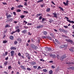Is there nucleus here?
I'll return each instance as SVG.
<instances>
[{
    "instance_id": "nucleus-43",
    "label": "nucleus",
    "mask_w": 74,
    "mask_h": 74,
    "mask_svg": "<svg viewBox=\"0 0 74 74\" xmlns=\"http://www.w3.org/2000/svg\"><path fill=\"white\" fill-rule=\"evenodd\" d=\"M42 19V16H40V17H39V19L40 20H41Z\"/></svg>"
},
{
    "instance_id": "nucleus-17",
    "label": "nucleus",
    "mask_w": 74,
    "mask_h": 74,
    "mask_svg": "<svg viewBox=\"0 0 74 74\" xmlns=\"http://www.w3.org/2000/svg\"><path fill=\"white\" fill-rule=\"evenodd\" d=\"M46 11H47V12H50V8H48V9H47L46 10Z\"/></svg>"
},
{
    "instance_id": "nucleus-36",
    "label": "nucleus",
    "mask_w": 74,
    "mask_h": 74,
    "mask_svg": "<svg viewBox=\"0 0 74 74\" xmlns=\"http://www.w3.org/2000/svg\"><path fill=\"white\" fill-rule=\"evenodd\" d=\"M44 33L45 35H47V32L45 31Z\"/></svg>"
},
{
    "instance_id": "nucleus-64",
    "label": "nucleus",
    "mask_w": 74,
    "mask_h": 74,
    "mask_svg": "<svg viewBox=\"0 0 74 74\" xmlns=\"http://www.w3.org/2000/svg\"><path fill=\"white\" fill-rule=\"evenodd\" d=\"M8 53V52H5V55H7Z\"/></svg>"
},
{
    "instance_id": "nucleus-4",
    "label": "nucleus",
    "mask_w": 74,
    "mask_h": 74,
    "mask_svg": "<svg viewBox=\"0 0 74 74\" xmlns=\"http://www.w3.org/2000/svg\"><path fill=\"white\" fill-rule=\"evenodd\" d=\"M69 1H68V0H66V3H65V2H63V4H64V5H69Z\"/></svg>"
},
{
    "instance_id": "nucleus-58",
    "label": "nucleus",
    "mask_w": 74,
    "mask_h": 74,
    "mask_svg": "<svg viewBox=\"0 0 74 74\" xmlns=\"http://www.w3.org/2000/svg\"><path fill=\"white\" fill-rule=\"evenodd\" d=\"M45 19L44 18H43L42 19V21H45Z\"/></svg>"
},
{
    "instance_id": "nucleus-20",
    "label": "nucleus",
    "mask_w": 74,
    "mask_h": 74,
    "mask_svg": "<svg viewBox=\"0 0 74 74\" xmlns=\"http://www.w3.org/2000/svg\"><path fill=\"white\" fill-rule=\"evenodd\" d=\"M17 7L18 8H20V7H23V5H18L17 6Z\"/></svg>"
},
{
    "instance_id": "nucleus-9",
    "label": "nucleus",
    "mask_w": 74,
    "mask_h": 74,
    "mask_svg": "<svg viewBox=\"0 0 74 74\" xmlns=\"http://www.w3.org/2000/svg\"><path fill=\"white\" fill-rule=\"evenodd\" d=\"M67 21L68 22H69V23H74V21H71L70 20H67Z\"/></svg>"
},
{
    "instance_id": "nucleus-24",
    "label": "nucleus",
    "mask_w": 74,
    "mask_h": 74,
    "mask_svg": "<svg viewBox=\"0 0 74 74\" xmlns=\"http://www.w3.org/2000/svg\"><path fill=\"white\" fill-rule=\"evenodd\" d=\"M17 41H20V42H21V41H22V40H21V39L19 38L17 39Z\"/></svg>"
},
{
    "instance_id": "nucleus-7",
    "label": "nucleus",
    "mask_w": 74,
    "mask_h": 74,
    "mask_svg": "<svg viewBox=\"0 0 74 74\" xmlns=\"http://www.w3.org/2000/svg\"><path fill=\"white\" fill-rule=\"evenodd\" d=\"M52 14L53 16H54L53 17L57 18V14H56V12H55L54 13H52Z\"/></svg>"
},
{
    "instance_id": "nucleus-31",
    "label": "nucleus",
    "mask_w": 74,
    "mask_h": 74,
    "mask_svg": "<svg viewBox=\"0 0 74 74\" xmlns=\"http://www.w3.org/2000/svg\"><path fill=\"white\" fill-rule=\"evenodd\" d=\"M17 31L16 30L15 31H14V32H12L11 33V34H14V33H16V32Z\"/></svg>"
},
{
    "instance_id": "nucleus-37",
    "label": "nucleus",
    "mask_w": 74,
    "mask_h": 74,
    "mask_svg": "<svg viewBox=\"0 0 74 74\" xmlns=\"http://www.w3.org/2000/svg\"><path fill=\"white\" fill-rule=\"evenodd\" d=\"M24 17H25V16L24 15H21V18H23Z\"/></svg>"
},
{
    "instance_id": "nucleus-56",
    "label": "nucleus",
    "mask_w": 74,
    "mask_h": 74,
    "mask_svg": "<svg viewBox=\"0 0 74 74\" xmlns=\"http://www.w3.org/2000/svg\"><path fill=\"white\" fill-rule=\"evenodd\" d=\"M55 41L56 42H57V43L59 42V41H58V40L56 39Z\"/></svg>"
},
{
    "instance_id": "nucleus-44",
    "label": "nucleus",
    "mask_w": 74,
    "mask_h": 74,
    "mask_svg": "<svg viewBox=\"0 0 74 74\" xmlns=\"http://www.w3.org/2000/svg\"><path fill=\"white\" fill-rule=\"evenodd\" d=\"M40 28H41L40 27V25H39V26H37V29H40Z\"/></svg>"
},
{
    "instance_id": "nucleus-46",
    "label": "nucleus",
    "mask_w": 74,
    "mask_h": 74,
    "mask_svg": "<svg viewBox=\"0 0 74 74\" xmlns=\"http://www.w3.org/2000/svg\"><path fill=\"white\" fill-rule=\"evenodd\" d=\"M23 12L24 13H26V14H27V13H28V12L26 11H24Z\"/></svg>"
},
{
    "instance_id": "nucleus-22",
    "label": "nucleus",
    "mask_w": 74,
    "mask_h": 74,
    "mask_svg": "<svg viewBox=\"0 0 74 74\" xmlns=\"http://www.w3.org/2000/svg\"><path fill=\"white\" fill-rule=\"evenodd\" d=\"M41 15V14H36L37 17H38V16H40Z\"/></svg>"
},
{
    "instance_id": "nucleus-35",
    "label": "nucleus",
    "mask_w": 74,
    "mask_h": 74,
    "mask_svg": "<svg viewBox=\"0 0 74 74\" xmlns=\"http://www.w3.org/2000/svg\"><path fill=\"white\" fill-rule=\"evenodd\" d=\"M24 5L26 6H27V2H25Z\"/></svg>"
},
{
    "instance_id": "nucleus-1",
    "label": "nucleus",
    "mask_w": 74,
    "mask_h": 74,
    "mask_svg": "<svg viewBox=\"0 0 74 74\" xmlns=\"http://www.w3.org/2000/svg\"><path fill=\"white\" fill-rule=\"evenodd\" d=\"M66 41L68 42H70V43H71V44H74V42L73 41V40H72L71 39H69V40L66 39Z\"/></svg>"
},
{
    "instance_id": "nucleus-38",
    "label": "nucleus",
    "mask_w": 74,
    "mask_h": 74,
    "mask_svg": "<svg viewBox=\"0 0 74 74\" xmlns=\"http://www.w3.org/2000/svg\"><path fill=\"white\" fill-rule=\"evenodd\" d=\"M40 61H41L42 62H44L45 61L43 59H40Z\"/></svg>"
},
{
    "instance_id": "nucleus-23",
    "label": "nucleus",
    "mask_w": 74,
    "mask_h": 74,
    "mask_svg": "<svg viewBox=\"0 0 74 74\" xmlns=\"http://www.w3.org/2000/svg\"><path fill=\"white\" fill-rule=\"evenodd\" d=\"M66 64H74V63L73 62H67Z\"/></svg>"
},
{
    "instance_id": "nucleus-62",
    "label": "nucleus",
    "mask_w": 74,
    "mask_h": 74,
    "mask_svg": "<svg viewBox=\"0 0 74 74\" xmlns=\"http://www.w3.org/2000/svg\"><path fill=\"white\" fill-rule=\"evenodd\" d=\"M51 3H52V4H54V5H55V3H54V2L53 1H52L51 2Z\"/></svg>"
},
{
    "instance_id": "nucleus-33",
    "label": "nucleus",
    "mask_w": 74,
    "mask_h": 74,
    "mask_svg": "<svg viewBox=\"0 0 74 74\" xmlns=\"http://www.w3.org/2000/svg\"><path fill=\"white\" fill-rule=\"evenodd\" d=\"M18 43V42L17 41H15L14 43V44L16 45Z\"/></svg>"
},
{
    "instance_id": "nucleus-53",
    "label": "nucleus",
    "mask_w": 74,
    "mask_h": 74,
    "mask_svg": "<svg viewBox=\"0 0 74 74\" xmlns=\"http://www.w3.org/2000/svg\"><path fill=\"white\" fill-rule=\"evenodd\" d=\"M51 68H52V69H55V66H52Z\"/></svg>"
},
{
    "instance_id": "nucleus-15",
    "label": "nucleus",
    "mask_w": 74,
    "mask_h": 74,
    "mask_svg": "<svg viewBox=\"0 0 74 74\" xmlns=\"http://www.w3.org/2000/svg\"><path fill=\"white\" fill-rule=\"evenodd\" d=\"M43 0H40L37 1V3H42V1H43Z\"/></svg>"
},
{
    "instance_id": "nucleus-48",
    "label": "nucleus",
    "mask_w": 74,
    "mask_h": 74,
    "mask_svg": "<svg viewBox=\"0 0 74 74\" xmlns=\"http://www.w3.org/2000/svg\"><path fill=\"white\" fill-rule=\"evenodd\" d=\"M2 3L4 5H7V4L6 3H4L3 2Z\"/></svg>"
},
{
    "instance_id": "nucleus-19",
    "label": "nucleus",
    "mask_w": 74,
    "mask_h": 74,
    "mask_svg": "<svg viewBox=\"0 0 74 74\" xmlns=\"http://www.w3.org/2000/svg\"><path fill=\"white\" fill-rule=\"evenodd\" d=\"M36 63L35 62H33L31 63L32 65H34V64H36Z\"/></svg>"
},
{
    "instance_id": "nucleus-26",
    "label": "nucleus",
    "mask_w": 74,
    "mask_h": 74,
    "mask_svg": "<svg viewBox=\"0 0 74 74\" xmlns=\"http://www.w3.org/2000/svg\"><path fill=\"white\" fill-rule=\"evenodd\" d=\"M22 33H26V30H24L22 32Z\"/></svg>"
},
{
    "instance_id": "nucleus-29",
    "label": "nucleus",
    "mask_w": 74,
    "mask_h": 74,
    "mask_svg": "<svg viewBox=\"0 0 74 74\" xmlns=\"http://www.w3.org/2000/svg\"><path fill=\"white\" fill-rule=\"evenodd\" d=\"M43 71L44 72H47V70L46 69H43Z\"/></svg>"
},
{
    "instance_id": "nucleus-16",
    "label": "nucleus",
    "mask_w": 74,
    "mask_h": 74,
    "mask_svg": "<svg viewBox=\"0 0 74 74\" xmlns=\"http://www.w3.org/2000/svg\"><path fill=\"white\" fill-rule=\"evenodd\" d=\"M68 69H71L72 70H74V67H69L68 68Z\"/></svg>"
},
{
    "instance_id": "nucleus-63",
    "label": "nucleus",
    "mask_w": 74,
    "mask_h": 74,
    "mask_svg": "<svg viewBox=\"0 0 74 74\" xmlns=\"http://www.w3.org/2000/svg\"><path fill=\"white\" fill-rule=\"evenodd\" d=\"M72 27L73 28V29H74V25H73L72 26Z\"/></svg>"
},
{
    "instance_id": "nucleus-14",
    "label": "nucleus",
    "mask_w": 74,
    "mask_h": 74,
    "mask_svg": "<svg viewBox=\"0 0 74 74\" xmlns=\"http://www.w3.org/2000/svg\"><path fill=\"white\" fill-rule=\"evenodd\" d=\"M49 74H53V71L51 70L50 71H49Z\"/></svg>"
},
{
    "instance_id": "nucleus-47",
    "label": "nucleus",
    "mask_w": 74,
    "mask_h": 74,
    "mask_svg": "<svg viewBox=\"0 0 74 74\" xmlns=\"http://www.w3.org/2000/svg\"><path fill=\"white\" fill-rule=\"evenodd\" d=\"M27 58H28V59H30V57L29 56L28 57H27V56H26Z\"/></svg>"
},
{
    "instance_id": "nucleus-61",
    "label": "nucleus",
    "mask_w": 74,
    "mask_h": 74,
    "mask_svg": "<svg viewBox=\"0 0 74 74\" xmlns=\"http://www.w3.org/2000/svg\"><path fill=\"white\" fill-rule=\"evenodd\" d=\"M32 25V24L30 23H28L27 24V25Z\"/></svg>"
},
{
    "instance_id": "nucleus-34",
    "label": "nucleus",
    "mask_w": 74,
    "mask_h": 74,
    "mask_svg": "<svg viewBox=\"0 0 74 74\" xmlns=\"http://www.w3.org/2000/svg\"><path fill=\"white\" fill-rule=\"evenodd\" d=\"M57 58L58 59H59V58H60V57H59V55H57Z\"/></svg>"
},
{
    "instance_id": "nucleus-13",
    "label": "nucleus",
    "mask_w": 74,
    "mask_h": 74,
    "mask_svg": "<svg viewBox=\"0 0 74 74\" xmlns=\"http://www.w3.org/2000/svg\"><path fill=\"white\" fill-rule=\"evenodd\" d=\"M74 48L73 47H71V49H69V51L71 52H73V49Z\"/></svg>"
},
{
    "instance_id": "nucleus-2",
    "label": "nucleus",
    "mask_w": 74,
    "mask_h": 74,
    "mask_svg": "<svg viewBox=\"0 0 74 74\" xmlns=\"http://www.w3.org/2000/svg\"><path fill=\"white\" fill-rule=\"evenodd\" d=\"M31 47L32 48H33V49H36L38 48L37 47L34 45L33 44H31Z\"/></svg>"
},
{
    "instance_id": "nucleus-42",
    "label": "nucleus",
    "mask_w": 74,
    "mask_h": 74,
    "mask_svg": "<svg viewBox=\"0 0 74 74\" xmlns=\"http://www.w3.org/2000/svg\"><path fill=\"white\" fill-rule=\"evenodd\" d=\"M47 49H48V51H49L51 50V49L50 48H47Z\"/></svg>"
},
{
    "instance_id": "nucleus-49",
    "label": "nucleus",
    "mask_w": 74,
    "mask_h": 74,
    "mask_svg": "<svg viewBox=\"0 0 74 74\" xmlns=\"http://www.w3.org/2000/svg\"><path fill=\"white\" fill-rule=\"evenodd\" d=\"M65 18H66V19H67L66 21H67V20H69V18H68L66 16L65 17Z\"/></svg>"
},
{
    "instance_id": "nucleus-45",
    "label": "nucleus",
    "mask_w": 74,
    "mask_h": 74,
    "mask_svg": "<svg viewBox=\"0 0 74 74\" xmlns=\"http://www.w3.org/2000/svg\"><path fill=\"white\" fill-rule=\"evenodd\" d=\"M64 27H65V28H66V29H67V28H68V26H66L65 25H64Z\"/></svg>"
},
{
    "instance_id": "nucleus-6",
    "label": "nucleus",
    "mask_w": 74,
    "mask_h": 74,
    "mask_svg": "<svg viewBox=\"0 0 74 74\" xmlns=\"http://www.w3.org/2000/svg\"><path fill=\"white\" fill-rule=\"evenodd\" d=\"M66 55H63V56L60 58V60H61V61H62L63 60V59H64V58H66Z\"/></svg>"
},
{
    "instance_id": "nucleus-32",
    "label": "nucleus",
    "mask_w": 74,
    "mask_h": 74,
    "mask_svg": "<svg viewBox=\"0 0 74 74\" xmlns=\"http://www.w3.org/2000/svg\"><path fill=\"white\" fill-rule=\"evenodd\" d=\"M17 12H21V10L18 9L17 10Z\"/></svg>"
},
{
    "instance_id": "nucleus-39",
    "label": "nucleus",
    "mask_w": 74,
    "mask_h": 74,
    "mask_svg": "<svg viewBox=\"0 0 74 74\" xmlns=\"http://www.w3.org/2000/svg\"><path fill=\"white\" fill-rule=\"evenodd\" d=\"M8 63H7V62H5L4 64H5V65H7Z\"/></svg>"
},
{
    "instance_id": "nucleus-30",
    "label": "nucleus",
    "mask_w": 74,
    "mask_h": 74,
    "mask_svg": "<svg viewBox=\"0 0 74 74\" xmlns=\"http://www.w3.org/2000/svg\"><path fill=\"white\" fill-rule=\"evenodd\" d=\"M3 42L4 44H5V43H7V40H4V41H3Z\"/></svg>"
},
{
    "instance_id": "nucleus-10",
    "label": "nucleus",
    "mask_w": 74,
    "mask_h": 74,
    "mask_svg": "<svg viewBox=\"0 0 74 74\" xmlns=\"http://www.w3.org/2000/svg\"><path fill=\"white\" fill-rule=\"evenodd\" d=\"M50 56H51V57H52L53 58H54V59H55L56 58V56L55 55H51Z\"/></svg>"
},
{
    "instance_id": "nucleus-21",
    "label": "nucleus",
    "mask_w": 74,
    "mask_h": 74,
    "mask_svg": "<svg viewBox=\"0 0 74 74\" xmlns=\"http://www.w3.org/2000/svg\"><path fill=\"white\" fill-rule=\"evenodd\" d=\"M45 3H43L42 4H41L40 5V7H44V5H45Z\"/></svg>"
},
{
    "instance_id": "nucleus-18",
    "label": "nucleus",
    "mask_w": 74,
    "mask_h": 74,
    "mask_svg": "<svg viewBox=\"0 0 74 74\" xmlns=\"http://www.w3.org/2000/svg\"><path fill=\"white\" fill-rule=\"evenodd\" d=\"M10 38L11 40H13L14 39V37L12 36H10Z\"/></svg>"
},
{
    "instance_id": "nucleus-54",
    "label": "nucleus",
    "mask_w": 74,
    "mask_h": 74,
    "mask_svg": "<svg viewBox=\"0 0 74 74\" xmlns=\"http://www.w3.org/2000/svg\"><path fill=\"white\" fill-rule=\"evenodd\" d=\"M43 25H40V28H41L42 27H43Z\"/></svg>"
},
{
    "instance_id": "nucleus-60",
    "label": "nucleus",
    "mask_w": 74,
    "mask_h": 74,
    "mask_svg": "<svg viewBox=\"0 0 74 74\" xmlns=\"http://www.w3.org/2000/svg\"><path fill=\"white\" fill-rule=\"evenodd\" d=\"M41 67L40 66H38V70H40V69Z\"/></svg>"
},
{
    "instance_id": "nucleus-50",
    "label": "nucleus",
    "mask_w": 74,
    "mask_h": 74,
    "mask_svg": "<svg viewBox=\"0 0 74 74\" xmlns=\"http://www.w3.org/2000/svg\"><path fill=\"white\" fill-rule=\"evenodd\" d=\"M24 23H25V24H27V22H26V21H24Z\"/></svg>"
},
{
    "instance_id": "nucleus-12",
    "label": "nucleus",
    "mask_w": 74,
    "mask_h": 74,
    "mask_svg": "<svg viewBox=\"0 0 74 74\" xmlns=\"http://www.w3.org/2000/svg\"><path fill=\"white\" fill-rule=\"evenodd\" d=\"M10 49L12 50H16V48L14 47H11Z\"/></svg>"
},
{
    "instance_id": "nucleus-55",
    "label": "nucleus",
    "mask_w": 74,
    "mask_h": 74,
    "mask_svg": "<svg viewBox=\"0 0 74 74\" xmlns=\"http://www.w3.org/2000/svg\"><path fill=\"white\" fill-rule=\"evenodd\" d=\"M13 14L14 15H16V12H13Z\"/></svg>"
},
{
    "instance_id": "nucleus-57",
    "label": "nucleus",
    "mask_w": 74,
    "mask_h": 74,
    "mask_svg": "<svg viewBox=\"0 0 74 74\" xmlns=\"http://www.w3.org/2000/svg\"><path fill=\"white\" fill-rule=\"evenodd\" d=\"M63 29H62L61 28H60L59 29V30L60 31V32H62V30Z\"/></svg>"
},
{
    "instance_id": "nucleus-8",
    "label": "nucleus",
    "mask_w": 74,
    "mask_h": 74,
    "mask_svg": "<svg viewBox=\"0 0 74 74\" xmlns=\"http://www.w3.org/2000/svg\"><path fill=\"white\" fill-rule=\"evenodd\" d=\"M20 67L22 69H23V70H26V68L25 67V66L23 65H21Z\"/></svg>"
},
{
    "instance_id": "nucleus-3",
    "label": "nucleus",
    "mask_w": 74,
    "mask_h": 74,
    "mask_svg": "<svg viewBox=\"0 0 74 74\" xmlns=\"http://www.w3.org/2000/svg\"><path fill=\"white\" fill-rule=\"evenodd\" d=\"M67 45H62L60 47V48L61 49H62V48H65L64 49L65 50H66V49H67Z\"/></svg>"
},
{
    "instance_id": "nucleus-51",
    "label": "nucleus",
    "mask_w": 74,
    "mask_h": 74,
    "mask_svg": "<svg viewBox=\"0 0 74 74\" xmlns=\"http://www.w3.org/2000/svg\"><path fill=\"white\" fill-rule=\"evenodd\" d=\"M18 55L19 56H21V53H19L18 54Z\"/></svg>"
},
{
    "instance_id": "nucleus-27",
    "label": "nucleus",
    "mask_w": 74,
    "mask_h": 74,
    "mask_svg": "<svg viewBox=\"0 0 74 74\" xmlns=\"http://www.w3.org/2000/svg\"><path fill=\"white\" fill-rule=\"evenodd\" d=\"M59 8L60 9V10H62V11H63V9L62 8L60 7H59Z\"/></svg>"
},
{
    "instance_id": "nucleus-41",
    "label": "nucleus",
    "mask_w": 74,
    "mask_h": 74,
    "mask_svg": "<svg viewBox=\"0 0 74 74\" xmlns=\"http://www.w3.org/2000/svg\"><path fill=\"white\" fill-rule=\"evenodd\" d=\"M65 32H66V30H65V29H62V32L64 33Z\"/></svg>"
},
{
    "instance_id": "nucleus-52",
    "label": "nucleus",
    "mask_w": 74,
    "mask_h": 74,
    "mask_svg": "<svg viewBox=\"0 0 74 74\" xmlns=\"http://www.w3.org/2000/svg\"><path fill=\"white\" fill-rule=\"evenodd\" d=\"M11 66H9V67H8V69H11Z\"/></svg>"
},
{
    "instance_id": "nucleus-40",
    "label": "nucleus",
    "mask_w": 74,
    "mask_h": 74,
    "mask_svg": "<svg viewBox=\"0 0 74 74\" xmlns=\"http://www.w3.org/2000/svg\"><path fill=\"white\" fill-rule=\"evenodd\" d=\"M49 63H53V61H50L49 62Z\"/></svg>"
},
{
    "instance_id": "nucleus-59",
    "label": "nucleus",
    "mask_w": 74,
    "mask_h": 74,
    "mask_svg": "<svg viewBox=\"0 0 74 74\" xmlns=\"http://www.w3.org/2000/svg\"><path fill=\"white\" fill-rule=\"evenodd\" d=\"M8 27V25H6L5 26V27L6 28V27Z\"/></svg>"
},
{
    "instance_id": "nucleus-25",
    "label": "nucleus",
    "mask_w": 74,
    "mask_h": 74,
    "mask_svg": "<svg viewBox=\"0 0 74 74\" xmlns=\"http://www.w3.org/2000/svg\"><path fill=\"white\" fill-rule=\"evenodd\" d=\"M27 70H28V71H30V70H31V69L29 68V67H27Z\"/></svg>"
},
{
    "instance_id": "nucleus-28",
    "label": "nucleus",
    "mask_w": 74,
    "mask_h": 74,
    "mask_svg": "<svg viewBox=\"0 0 74 74\" xmlns=\"http://www.w3.org/2000/svg\"><path fill=\"white\" fill-rule=\"evenodd\" d=\"M16 30V32H18V33H19V32H20V29H18L17 30Z\"/></svg>"
},
{
    "instance_id": "nucleus-11",
    "label": "nucleus",
    "mask_w": 74,
    "mask_h": 74,
    "mask_svg": "<svg viewBox=\"0 0 74 74\" xmlns=\"http://www.w3.org/2000/svg\"><path fill=\"white\" fill-rule=\"evenodd\" d=\"M8 14H6L7 18H11L12 16L11 15L9 14L8 15H7Z\"/></svg>"
},
{
    "instance_id": "nucleus-5",
    "label": "nucleus",
    "mask_w": 74,
    "mask_h": 74,
    "mask_svg": "<svg viewBox=\"0 0 74 74\" xmlns=\"http://www.w3.org/2000/svg\"><path fill=\"white\" fill-rule=\"evenodd\" d=\"M14 51H11L10 53H11V56H13L14 55Z\"/></svg>"
}]
</instances>
